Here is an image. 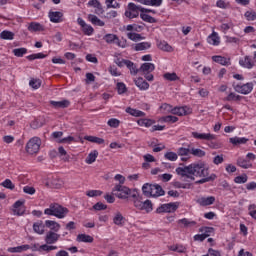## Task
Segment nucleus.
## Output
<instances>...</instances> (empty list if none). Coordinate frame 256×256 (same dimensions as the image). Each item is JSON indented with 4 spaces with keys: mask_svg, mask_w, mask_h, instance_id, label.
Wrapping results in <instances>:
<instances>
[{
    "mask_svg": "<svg viewBox=\"0 0 256 256\" xmlns=\"http://www.w3.org/2000/svg\"><path fill=\"white\" fill-rule=\"evenodd\" d=\"M225 101H241V96L231 92L226 98Z\"/></svg>",
    "mask_w": 256,
    "mask_h": 256,
    "instance_id": "obj_58",
    "label": "nucleus"
},
{
    "mask_svg": "<svg viewBox=\"0 0 256 256\" xmlns=\"http://www.w3.org/2000/svg\"><path fill=\"white\" fill-rule=\"evenodd\" d=\"M29 85L32 89H39L41 87V79H31Z\"/></svg>",
    "mask_w": 256,
    "mask_h": 256,
    "instance_id": "obj_57",
    "label": "nucleus"
},
{
    "mask_svg": "<svg viewBox=\"0 0 256 256\" xmlns=\"http://www.w3.org/2000/svg\"><path fill=\"white\" fill-rule=\"evenodd\" d=\"M160 109H163L164 111H166V113H173V106L168 103H163L160 106Z\"/></svg>",
    "mask_w": 256,
    "mask_h": 256,
    "instance_id": "obj_63",
    "label": "nucleus"
},
{
    "mask_svg": "<svg viewBox=\"0 0 256 256\" xmlns=\"http://www.w3.org/2000/svg\"><path fill=\"white\" fill-rule=\"evenodd\" d=\"M190 155H193L194 157H205L206 153L199 148H192L190 149Z\"/></svg>",
    "mask_w": 256,
    "mask_h": 256,
    "instance_id": "obj_39",
    "label": "nucleus"
},
{
    "mask_svg": "<svg viewBox=\"0 0 256 256\" xmlns=\"http://www.w3.org/2000/svg\"><path fill=\"white\" fill-rule=\"evenodd\" d=\"M134 83L141 91H147V89H149V84L147 81H145V79H143V77L135 79Z\"/></svg>",
    "mask_w": 256,
    "mask_h": 256,
    "instance_id": "obj_19",
    "label": "nucleus"
},
{
    "mask_svg": "<svg viewBox=\"0 0 256 256\" xmlns=\"http://www.w3.org/2000/svg\"><path fill=\"white\" fill-rule=\"evenodd\" d=\"M197 203L201 205V207H207L209 205H213L215 203V197L210 196V197H201L197 200Z\"/></svg>",
    "mask_w": 256,
    "mask_h": 256,
    "instance_id": "obj_16",
    "label": "nucleus"
},
{
    "mask_svg": "<svg viewBox=\"0 0 256 256\" xmlns=\"http://www.w3.org/2000/svg\"><path fill=\"white\" fill-rule=\"evenodd\" d=\"M117 35H115V34H106L104 37H103V39H104V41H106V43H109V44H111V43H115V41L117 40Z\"/></svg>",
    "mask_w": 256,
    "mask_h": 256,
    "instance_id": "obj_50",
    "label": "nucleus"
},
{
    "mask_svg": "<svg viewBox=\"0 0 256 256\" xmlns=\"http://www.w3.org/2000/svg\"><path fill=\"white\" fill-rule=\"evenodd\" d=\"M125 17H128V19H137L139 17V10L136 11H126L125 12Z\"/></svg>",
    "mask_w": 256,
    "mask_h": 256,
    "instance_id": "obj_55",
    "label": "nucleus"
},
{
    "mask_svg": "<svg viewBox=\"0 0 256 256\" xmlns=\"http://www.w3.org/2000/svg\"><path fill=\"white\" fill-rule=\"evenodd\" d=\"M94 211H105V209H107V205L103 204V202H97L92 208L91 210Z\"/></svg>",
    "mask_w": 256,
    "mask_h": 256,
    "instance_id": "obj_56",
    "label": "nucleus"
},
{
    "mask_svg": "<svg viewBox=\"0 0 256 256\" xmlns=\"http://www.w3.org/2000/svg\"><path fill=\"white\" fill-rule=\"evenodd\" d=\"M249 142V138H245V137H232V138H229V143L233 144L234 147H237L238 145H245Z\"/></svg>",
    "mask_w": 256,
    "mask_h": 256,
    "instance_id": "obj_14",
    "label": "nucleus"
},
{
    "mask_svg": "<svg viewBox=\"0 0 256 256\" xmlns=\"http://www.w3.org/2000/svg\"><path fill=\"white\" fill-rule=\"evenodd\" d=\"M126 113H129V115H132V117H145V112L131 107L126 108Z\"/></svg>",
    "mask_w": 256,
    "mask_h": 256,
    "instance_id": "obj_29",
    "label": "nucleus"
},
{
    "mask_svg": "<svg viewBox=\"0 0 256 256\" xmlns=\"http://www.w3.org/2000/svg\"><path fill=\"white\" fill-rule=\"evenodd\" d=\"M124 221H125V217H123V214H121V212H118L115 214L113 218L114 225H117L118 227H123Z\"/></svg>",
    "mask_w": 256,
    "mask_h": 256,
    "instance_id": "obj_30",
    "label": "nucleus"
},
{
    "mask_svg": "<svg viewBox=\"0 0 256 256\" xmlns=\"http://www.w3.org/2000/svg\"><path fill=\"white\" fill-rule=\"evenodd\" d=\"M179 209L178 202H170L167 204H162L156 209V213H175Z\"/></svg>",
    "mask_w": 256,
    "mask_h": 256,
    "instance_id": "obj_7",
    "label": "nucleus"
},
{
    "mask_svg": "<svg viewBox=\"0 0 256 256\" xmlns=\"http://www.w3.org/2000/svg\"><path fill=\"white\" fill-rule=\"evenodd\" d=\"M117 91L119 95H123V93H127V86H125V83L118 82L117 83Z\"/></svg>",
    "mask_w": 256,
    "mask_h": 256,
    "instance_id": "obj_54",
    "label": "nucleus"
},
{
    "mask_svg": "<svg viewBox=\"0 0 256 256\" xmlns=\"http://www.w3.org/2000/svg\"><path fill=\"white\" fill-rule=\"evenodd\" d=\"M58 153L60 155V157H63L62 160L65 161V162H69L70 159H71V156H69L67 154V151L65 150V148H63V146H60L58 148Z\"/></svg>",
    "mask_w": 256,
    "mask_h": 256,
    "instance_id": "obj_38",
    "label": "nucleus"
},
{
    "mask_svg": "<svg viewBox=\"0 0 256 256\" xmlns=\"http://www.w3.org/2000/svg\"><path fill=\"white\" fill-rule=\"evenodd\" d=\"M76 241H78V243H93L94 239L91 235L78 234Z\"/></svg>",
    "mask_w": 256,
    "mask_h": 256,
    "instance_id": "obj_27",
    "label": "nucleus"
},
{
    "mask_svg": "<svg viewBox=\"0 0 256 256\" xmlns=\"http://www.w3.org/2000/svg\"><path fill=\"white\" fill-rule=\"evenodd\" d=\"M12 53L15 57H23V55L27 54V48H15L12 50Z\"/></svg>",
    "mask_w": 256,
    "mask_h": 256,
    "instance_id": "obj_45",
    "label": "nucleus"
},
{
    "mask_svg": "<svg viewBox=\"0 0 256 256\" xmlns=\"http://www.w3.org/2000/svg\"><path fill=\"white\" fill-rule=\"evenodd\" d=\"M87 197H101L103 191L101 190H89L86 192Z\"/></svg>",
    "mask_w": 256,
    "mask_h": 256,
    "instance_id": "obj_53",
    "label": "nucleus"
},
{
    "mask_svg": "<svg viewBox=\"0 0 256 256\" xmlns=\"http://www.w3.org/2000/svg\"><path fill=\"white\" fill-rule=\"evenodd\" d=\"M163 77L166 79V81H179V76H177V73L175 72H167L163 75Z\"/></svg>",
    "mask_w": 256,
    "mask_h": 256,
    "instance_id": "obj_41",
    "label": "nucleus"
},
{
    "mask_svg": "<svg viewBox=\"0 0 256 256\" xmlns=\"http://www.w3.org/2000/svg\"><path fill=\"white\" fill-rule=\"evenodd\" d=\"M147 49H151L150 42H141L135 45V51H145Z\"/></svg>",
    "mask_w": 256,
    "mask_h": 256,
    "instance_id": "obj_36",
    "label": "nucleus"
},
{
    "mask_svg": "<svg viewBox=\"0 0 256 256\" xmlns=\"http://www.w3.org/2000/svg\"><path fill=\"white\" fill-rule=\"evenodd\" d=\"M244 17L248 21H256V12L254 10L246 11L245 14H244Z\"/></svg>",
    "mask_w": 256,
    "mask_h": 256,
    "instance_id": "obj_47",
    "label": "nucleus"
},
{
    "mask_svg": "<svg viewBox=\"0 0 256 256\" xmlns=\"http://www.w3.org/2000/svg\"><path fill=\"white\" fill-rule=\"evenodd\" d=\"M53 107L56 109H66L70 105V102L68 100H62V101H51L50 102Z\"/></svg>",
    "mask_w": 256,
    "mask_h": 256,
    "instance_id": "obj_28",
    "label": "nucleus"
},
{
    "mask_svg": "<svg viewBox=\"0 0 256 256\" xmlns=\"http://www.w3.org/2000/svg\"><path fill=\"white\" fill-rule=\"evenodd\" d=\"M172 115H178L179 117H183V115H187V106L174 107L172 109Z\"/></svg>",
    "mask_w": 256,
    "mask_h": 256,
    "instance_id": "obj_32",
    "label": "nucleus"
},
{
    "mask_svg": "<svg viewBox=\"0 0 256 256\" xmlns=\"http://www.w3.org/2000/svg\"><path fill=\"white\" fill-rule=\"evenodd\" d=\"M169 249L170 251H175L176 253H185V251H187V248L179 244L169 246Z\"/></svg>",
    "mask_w": 256,
    "mask_h": 256,
    "instance_id": "obj_42",
    "label": "nucleus"
},
{
    "mask_svg": "<svg viewBox=\"0 0 256 256\" xmlns=\"http://www.w3.org/2000/svg\"><path fill=\"white\" fill-rule=\"evenodd\" d=\"M97 157H99V151L97 150H93L92 152H90L85 160V163H87L88 165H91L93 163H95V161H97Z\"/></svg>",
    "mask_w": 256,
    "mask_h": 256,
    "instance_id": "obj_25",
    "label": "nucleus"
},
{
    "mask_svg": "<svg viewBox=\"0 0 256 256\" xmlns=\"http://www.w3.org/2000/svg\"><path fill=\"white\" fill-rule=\"evenodd\" d=\"M45 57H47V55L43 53H37L27 56L26 59H28V61H35V59H45Z\"/></svg>",
    "mask_w": 256,
    "mask_h": 256,
    "instance_id": "obj_49",
    "label": "nucleus"
},
{
    "mask_svg": "<svg viewBox=\"0 0 256 256\" xmlns=\"http://www.w3.org/2000/svg\"><path fill=\"white\" fill-rule=\"evenodd\" d=\"M236 165H238V167H241L242 169H251V167H253L251 161L243 157H239L237 159Z\"/></svg>",
    "mask_w": 256,
    "mask_h": 256,
    "instance_id": "obj_18",
    "label": "nucleus"
},
{
    "mask_svg": "<svg viewBox=\"0 0 256 256\" xmlns=\"http://www.w3.org/2000/svg\"><path fill=\"white\" fill-rule=\"evenodd\" d=\"M178 223H182L184 227H189V225H197V222L195 221H189L187 218L180 219Z\"/></svg>",
    "mask_w": 256,
    "mask_h": 256,
    "instance_id": "obj_62",
    "label": "nucleus"
},
{
    "mask_svg": "<svg viewBox=\"0 0 256 256\" xmlns=\"http://www.w3.org/2000/svg\"><path fill=\"white\" fill-rule=\"evenodd\" d=\"M119 120L117 118H112L110 120H108L107 124L109 125V127H113L114 129H117V127H119Z\"/></svg>",
    "mask_w": 256,
    "mask_h": 256,
    "instance_id": "obj_61",
    "label": "nucleus"
},
{
    "mask_svg": "<svg viewBox=\"0 0 256 256\" xmlns=\"http://www.w3.org/2000/svg\"><path fill=\"white\" fill-rule=\"evenodd\" d=\"M233 87L236 93H241V95H249V93L253 91V82H248L246 84L233 85Z\"/></svg>",
    "mask_w": 256,
    "mask_h": 256,
    "instance_id": "obj_8",
    "label": "nucleus"
},
{
    "mask_svg": "<svg viewBox=\"0 0 256 256\" xmlns=\"http://www.w3.org/2000/svg\"><path fill=\"white\" fill-rule=\"evenodd\" d=\"M248 179H249V177L247 176V174H242V175L237 176V177L234 178V183L243 184Z\"/></svg>",
    "mask_w": 256,
    "mask_h": 256,
    "instance_id": "obj_52",
    "label": "nucleus"
},
{
    "mask_svg": "<svg viewBox=\"0 0 256 256\" xmlns=\"http://www.w3.org/2000/svg\"><path fill=\"white\" fill-rule=\"evenodd\" d=\"M127 37L130 39V41H142V39H145V37L141 36V34H137L135 32H129Z\"/></svg>",
    "mask_w": 256,
    "mask_h": 256,
    "instance_id": "obj_40",
    "label": "nucleus"
},
{
    "mask_svg": "<svg viewBox=\"0 0 256 256\" xmlns=\"http://www.w3.org/2000/svg\"><path fill=\"white\" fill-rule=\"evenodd\" d=\"M84 35H93L95 29H93V26L91 25H85L83 28Z\"/></svg>",
    "mask_w": 256,
    "mask_h": 256,
    "instance_id": "obj_60",
    "label": "nucleus"
},
{
    "mask_svg": "<svg viewBox=\"0 0 256 256\" xmlns=\"http://www.w3.org/2000/svg\"><path fill=\"white\" fill-rule=\"evenodd\" d=\"M207 41L210 45H214V46H217L219 45V43H221V40L217 32H212V34L208 36Z\"/></svg>",
    "mask_w": 256,
    "mask_h": 256,
    "instance_id": "obj_26",
    "label": "nucleus"
},
{
    "mask_svg": "<svg viewBox=\"0 0 256 256\" xmlns=\"http://www.w3.org/2000/svg\"><path fill=\"white\" fill-rule=\"evenodd\" d=\"M31 246L29 244L17 246V247H10L7 249L8 253H23L25 251H29Z\"/></svg>",
    "mask_w": 256,
    "mask_h": 256,
    "instance_id": "obj_15",
    "label": "nucleus"
},
{
    "mask_svg": "<svg viewBox=\"0 0 256 256\" xmlns=\"http://www.w3.org/2000/svg\"><path fill=\"white\" fill-rule=\"evenodd\" d=\"M256 206L255 204H251L249 205L248 207V210H249V215L252 217V219H255L256 220Z\"/></svg>",
    "mask_w": 256,
    "mask_h": 256,
    "instance_id": "obj_64",
    "label": "nucleus"
},
{
    "mask_svg": "<svg viewBox=\"0 0 256 256\" xmlns=\"http://www.w3.org/2000/svg\"><path fill=\"white\" fill-rule=\"evenodd\" d=\"M212 61H214V63H219V65H231V59L220 55L212 56Z\"/></svg>",
    "mask_w": 256,
    "mask_h": 256,
    "instance_id": "obj_20",
    "label": "nucleus"
},
{
    "mask_svg": "<svg viewBox=\"0 0 256 256\" xmlns=\"http://www.w3.org/2000/svg\"><path fill=\"white\" fill-rule=\"evenodd\" d=\"M134 207L139 209V211H146V213H151L153 211V203L151 200H145L143 202V196L139 195L133 200Z\"/></svg>",
    "mask_w": 256,
    "mask_h": 256,
    "instance_id": "obj_5",
    "label": "nucleus"
},
{
    "mask_svg": "<svg viewBox=\"0 0 256 256\" xmlns=\"http://www.w3.org/2000/svg\"><path fill=\"white\" fill-rule=\"evenodd\" d=\"M39 149H41V138H31L26 145L27 153H29V155H35L36 153H39Z\"/></svg>",
    "mask_w": 256,
    "mask_h": 256,
    "instance_id": "obj_6",
    "label": "nucleus"
},
{
    "mask_svg": "<svg viewBox=\"0 0 256 256\" xmlns=\"http://www.w3.org/2000/svg\"><path fill=\"white\" fill-rule=\"evenodd\" d=\"M33 229L35 233H38V235H43V233H45V225L41 222H35L33 224Z\"/></svg>",
    "mask_w": 256,
    "mask_h": 256,
    "instance_id": "obj_35",
    "label": "nucleus"
},
{
    "mask_svg": "<svg viewBox=\"0 0 256 256\" xmlns=\"http://www.w3.org/2000/svg\"><path fill=\"white\" fill-rule=\"evenodd\" d=\"M189 154H191V149L189 148L180 147L177 150V155H179L180 157H187V155Z\"/></svg>",
    "mask_w": 256,
    "mask_h": 256,
    "instance_id": "obj_48",
    "label": "nucleus"
},
{
    "mask_svg": "<svg viewBox=\"0 0 256 256\" xmlns=\"http://www.w3.org/2000/svg\"><path fill=\"white\" fill-rule=\"evenodd\" d=\"M60 238H61L60 234H57L56 232H53V231H48L45 236V243L47 245H53L57 243V241H59Z\"/></svg>",
    "mask_w": 256,
    "mask_h": 256,
    "instance_id": "obj_10",
    "label": "nucleus"
},
{
    "mask_svg": "<svg viewBox=\"0 0 256 256\" xmlns=\"http://www.w3.org/2000/svg\"><path fill=\"white\" fill-rule=\"evenodd\" d=\"M160 121H163L164 123H177L179 121V118L177 116H164L160 119Z\"/></svg>",
    "mask_w": 256,
    "mask_h": 256,
    "instance_id": "obj_43",
    "label": "nucleus"
},
{
    "mask_svg": "<svg viewBox=\"0 0 256 256\" xmlns=\"http://www.w3.org/2000/svg\"><path fill=\"white\" fill-rule=\"evenodd\" d=\"M48 17L51 23H62L63 21V13L59 11H56V12L50 11L48 14Z\"/></svg>",
    "mask_w": 256,
    "mask_h": 256,
    "instance_id": "obj_12",
    "label": "nucleus"
},
{
    "mask_svg": "<svg viewBox=\"0 0 256 256\" xmlns=\"http://www.w3.org/2000/svg\"><path fill=\"white\" fill-rule=\"evenodd\" d=\"M192 137H194V139H200L202 141H215V139H217V136H215L214 134H205L199 132H192Z\"/></svg>",
    "mask_w": 256,
    "mask_h": 256,
    "instance_id": "obj_11",
    "label": "nucleus"
},
{
    "mask_svg": "<svg viewBox=\"0 0 256 256\" xmlns=\"http://www.w3.org/2000/svg\"><path fill=\"white\" fill-rule=\"evenodd\" d=\"M126 67L129 69L131 75H137V73H141V70L137 68V65L133 63L131 60L126 62Z\"/></svg>",
    "mask_w": 256,
    "mask_h": 256,
    "instance_id": "obj_34",
    "label": "nucleus"
},
{
    "mask_svg": "<svg viewBox=\"0 0 256 256\" xmlns=\"http://www.w3.org/2000/svg\"><path fill=\"white\" fill-rule=\"evenodd\" d=\"M105 4L107 6V9H119L121 7V4L115 2V0H106Z\"/></svg>",
    "mask_w": 256,
    "mask_h": 256,
    "instance_id": "obj_44",
    "label": "nucleus"
},
{
    "mask_svg": "<svg viewBox=\"0 0 256 256\" xmlns=\"http://www.w3.org/2000/svg\"><path fill=\"white\" fill-rule=\"evenodd\" d=\"M137 123L140 127H151L152 125H155V120L142 118V119H139Z\"/></svg>",
    "mask_w": 256,
    "mask_h": 256,
    "instance_id": "obj_31",
    "label": "nucleus"
},
{
    "mask_svg": "<svg viewBox=\"0 0 256 256\" xmlns=\"http://www.w3.org/2000/svg\"><path fill=\"white\" fill-rule=\"evenodd\" d=\"M112 191L118 199H129V197H131L135 201V199L139 197V191L137 188L130 189L129 187L121 184H116Z\"/></svg>",
    "mask_w": 256,
    "mask_h": 256,
    "instance_id": "obj_2",
    "label": "nucleus"
},
{
    "mask_svg": "<svg viewBox=\"0 0 256 256\" xmlns=\"http://www.w3.org/2000/svg\"><path fill=\"white\" fill-rule=\"evenodd\" d=\"M28 31H30L31 33H34L37 31H45V27H43L41 23L31 22L28 26Z\"/></svg>",
    "mask_w": 256,
    "mask_h": 256,
    "instance_id": "obj_24",
    "label": "nucleus"
},
{
    "mask_svg": "<svg viewBox=\"0 0 256 256\" xmlns=\"http://www.w3.org/2000/svg\"><path fill=\"white\" fill-rule=\"evenodd\" d=\"M176 173L184 179H190V181H196V185H203V183H209V181H215L217 175L211 174L209 176V168L203 163H193L188 166L176 168Z\"/></svg>",
    "mask_w": 256,
    "mask_h": 256,
    "instance_id": "obj_1",
    "label": "nucleus"
},
{
    "mask_svg": "<svg viewBox=\"0 0 256 256\" xmlns=\"http://www.w3.org/2000/svg\"><path fill=\"white\" fill-rule=\"evenodd\" d=\"M2 187H5V189H10V191H13L15 189V184L10 179H6L4 182L1 183Z\"/></svg>",
    "mask_w": 256,
    "mask_h": 256,
    "instance_id": "obj_51",
    "label": "nucleus"
},
{
    "mask_svg": "<svg viewBox=\"0 0 256 256\" xmlns=\"http://www.w3.org/2000/svg\"><path fill=\"white\" fill-rule=\"evenodd\" d=\"M164 157H165V159H168V161H177V159H178L177 153H175V152H167L164 155Z\"/></svg>",
    "mask_w": 256,
    "mask_h": 256,
    "instance_id": "obj_59",
    "label": "nucleus"
},
{
    "mask_svg": "<svg viewBox=\"0 0 256 256\" xmlns=\"http://www.w3.org/2000/svg\"><path fill=\"white\" fill-rule=\"evenodd\" d=\"M45 227L50 229V231H52L53 233H57L59 231V229H61V224H59L53 220H46Z\"/></svg>",
    "mask_w": 256,
    "mask_h": 256,
    "instance_id": "obj_13",
    "label": "nucleus"
},
{
    "mask_svg": "<svg viewBox=\"0 0 256 256\" xmlns=\"http://www.w3.org/2000/svg\"><path fill=\"white\" fill-rule=\"evenodd\" d=\"M140 17L141 20L145 21L146 23H157V19H155L151 15L145 14L144 12L140 13Z\"/></svg>",
    "mask_w": 256,
    "mask_h": 256,
    "instance_id": "obj_37",
    "label": "nucleus"
},
{
    "mask_svg": "<svg viewBox=\"0 0 256 256\" xmlns=\"http://www.w3.org/2000/svg\"><path fill=\"white\" fill-rule=\"evenodd\" d=\"M157 47L158 49H161V51H166L167 53H171L173 51V47L166 41L157 40Z\"/></svg>",
    "mask_w": 256,
    "mask_h": 256,
    "instance_id": "obj_21",
    "label": "nucleus"
},
{
    "mask_svg": "<svg viewBox=\"0 0 256 256\" xmlns=\"http://www.w3.org/2000/svg\"><path fill=\"white\" fill-rule=\"evenodd\" d=\"M215 231V229L213 227H201L199 229V232L202 235H208L207 237H211V233H213Z\"/></svg>",
    "mask_w": 256,
    "mask_h": 256,
    "instance_id": "obj_46",
    "label": "nucleus"
},
{
    "mask_svg": "<svg viewBox=\"0 0 256 256\" xmlns=\"http://www.w3.org/2000/svg\"><path fill=\"white\" fill-rule=\"evenodd\" d=\"M0 38L4 39L5 41H13L15 38V33L9 30H4L0 33Z\"/></svg>",
    "mask_w": 256,
    "mask_h": 256,
    "instance_id": "obj_33",
    "label": "nucleus"
},
{
    "mask_svg": "<svg viewBox=\"0 0 256 256\" xmlns=\"http://www.w3.org/2000/svg\"><path fill=\"white\" fill-rule=\"evenodd\" d=\"M67 213H69V209L59 205L58 203H52L49 208L44 210L45 215H52L58 219H64Z\"/></svg>",
    "mask_w": 256,
    "mask_h": 256,
    "instance_id": "obj_4",
    "label": "nucleus"
},
{
    "mask_svg": "<svg viewBox=\"0 0 256 256\" xmlns=\"http://www.w3.org/2000/svg\"><path fill=\"white\" fill-rule=\"evenodd\" d=\"M239 64L241 67H245L246 69H253L255 65L249 56H245L244 59H241Z\"/></svg>",
    "mask_w": 256,
    "mask_h": 256,
    "instance_id": "obj_23",
    "label": "nucleus"
},
{
    "mask_svg": "<svg viewBox=\"0 0 256 256\" xmlns=\"http://www.w3.org/2000/svg\"><path fill=\"white\" fill-rule=\"evenodd\" d=\"M142 193L145 197H163L165 195V190H163V187L159 184H150L145 183L142 186Z\"/></svg>",
    "mask_w": 256,
    "mask_h": 256,
    "instance_id": "obj_3",
    "label": "nucleus"
},
{
    "mask_svg": "<svg viewBox=\"0 0 256 256\" xmlns=\"http://www.w3.org/2000/svg\"><path fill=\"white\" fill-rule=\"evenodd\" d=\"M140 73L146 74V73H152V71H155V64L153 63H143L139 68Z\"/></svg>",
    "mask_w": 256,
    "mask_h": 256,
    "instance_id": "obj_17",
    "label": "nucleus"
},
{
    "mask_svg": "<svg viewBox=\"0 0 256 256\" xmlns=\"http://www.w3.org/2000/svg\"><path fill=\"white\" fill-rule=\"evenodd\" d=\"M25 201L18 200L12 206L13 215H17L21 217V215H25V206H23Z\"/></svg>",
    "mask_w": 256,
    "mask_h": 256,
    "instance_id": "obj_9",
    "label": "nucleus"
},
{
    "mask_svg": "<svg viewBox=\"0 0 256 256\" xmlns=\"http://www.w3.org/2000/svg\"><path fill=\"white\" fill-rule=\"evenodd\" d=\"M88 20L92 23V25H97L98 27H105V22H103L99 17L94 14L88 15Z\"/></svg>",
    "mask_w": 256,
    "mask_h": 256,
    "instance_id": "obj_22",
    "label": "nucleus"
}]
</instances>
